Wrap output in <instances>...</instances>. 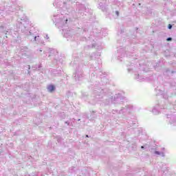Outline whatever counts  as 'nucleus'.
Here are the masks:
<instances>
[{
    "label": "nucleus",
    "mask_w": 176,
    "mask_h": 176,
    "mask_svg": "<svg viewBox=\"0 0 176 176\" xmlns=\"http://www.w3.org/2000/svg\"><path fill=\"white\" fill-rule=\"evenodd\" d=\"M166 41H173V38H168L167 39H166Z\"/></svg>",
    "instance_id": "nucleus-3"
},
{
    "label": "nucleus",
    "mask_w": 176,
    "mask_h": 176,
    "mask_svg": "<svg viewBox=\"0 0 176 176\" xmlns=\"http://www.w3.org/2000/svg\"><path fill=\"white\" fill-rule=\"evenodd\" d=\"M168 28L169 30H171V28H173V25H171L170 24L168 25Z\"/></svg>",
    "instance_id": "nucleus-2"
},
{
    "label": "nucleus",
    "mask_w": 176,
    "mask_h": 176,
    "mask_svg": "<svg viewBox=\"0 0 176 176\" xmlns=\"http://www.w3.org/2000/svg\"><path fill=\"white\" fill-rule=\"evenodd\" d=\"M142 148L144 149V146H142Z\"/></svg>",
    "instance_id": "nucleus-4"
},
{
    "label": "nucleus",
    "mask_w": 176,
    "mask_h": 176,
    "mask_svg": "<svg viewBox=\"0 0 176 176\" xmlns=\"http://www.w3.org/2000/svg\"><path fill=\"white\" fill-rule=\"evenodd\" d=\"M86 137H89V135H87Z\"/></svg>",
    "instance_id": "nucleus-6"
},
{
    "label": "nucleus",
    "mask_w": 176,
    "mask_h": 176,
    "mask_svg": "<svg viewBox=\"0 0 176 176\" xmlns=\"http://www.w3.org/2000/svg\"><path fill=\"white\" fill-rule=\"evenodd\" d=\"M56 89V87H54V85H49L47 87V90L50 92L52 93V91H54V90Z\"/></svg>",
    "instance_id": "nucleus-1"
},
{
    "label": "nucleus",
    "mask_w": 176,
    "mask_h": 176,
    "mask_svg": "<svg viewBox=\"0 0 176 176\" xmlns=\"http://www.w3.org/2000/svg\"><path fill=\"white\" fill-rule=\"evenodd\" d=\"M117 14H119V12H117Z\"/></svg>",
    "instance_id": "nucleus-5"
}]
</instances>
